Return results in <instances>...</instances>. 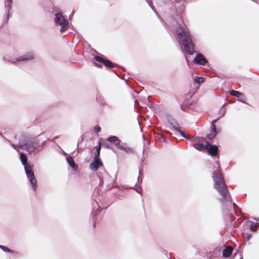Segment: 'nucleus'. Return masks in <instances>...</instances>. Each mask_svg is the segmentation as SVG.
<instances>
[{"label": "nucleus", "mask_w": 259, "mask_h": 259, "mask_svg": "<svg viewBox=\"0 0 259 259\" xmlns=\"http://www.w3.org/2000/svg\"><path fill=\"white\" fill-rule=\"evenodd\" d=\"M7 2L8 3V7H9V9H11L12 0H7Z\"/></svg>", "instance_id": "nucleus-23"}, {"label": "nucleus", "mask_w": 259, "mask_h": 259, "mask_svg": "<svg viewBox=\"0 0 259 259\" xmlns=\"http://www.w3.org/2000/svg\"><path fill=\"white\" fill-rule=\"evenodd\" d=\"M100 149L101 147H98L97 148L95 157L93 160V161L91 163L90 165V168L94 171H96L100 166L102 165V163L99 158Z\"/></svg>", "instance_id": "nucleus-5"}, {"label": "nucleus", "mask_w": 259, "mask_h": 259, "mask_svg": "<svg viewBox=\"0 0 259 259\" xmlns=\"http://www.w3.org/2000/svg\"><path fill=\"white\" fill-rule=\"evenodd\" d=\"M96 60L97 61H99V62H102V63H104V61H105V60L104 59H103L101 57H99V56L96 57Z\"/></svg>", "instance_id": "nucleus-20"}, {"label": "nucleus", "mask_w": 259, "mask_h": 259, "mask_svg": "<svg viewBox=\"0 0 259 259\" xmlns=\"http://www.w3.org/2000/svg\"><path fill=\"white\" fill-rule=\"evenodd\" d=\"M28 148L27 150L29 152H31L34 150V147L31 146V147H27Z\"/></svg>", "instance_id": "nucleus-24"}, {"label": "nucleus", "mask_w": 259, "mask_h": 259, "mask_svg": "<svg viewBox=\"0 0 259 259\" xmlns=\"http://www.w3.org/2000/svg\"><path fill=\"white\" fill-rule=\"evenodd\" d=\"M34 55L32 53H29L26 55H24L22 56L19 57L18 58V61H24V60H31L33 59Z\"/></svg>", "instance_id": "nucleus-10"}, {"label": "nucleus", "mask_w": 259, "mask_h": 259, "mask_svg": "<svg viewBox=\"0 0 259 259\" xmlns=\"http://www.w3.org/2000/svg\"><path fill=\"white\" fill-rule=\"evenodd\" d=\"M161 139L163 142H165L166 141L165 138L163 136H161Z\"/></svg>", "instance_id": "nucleus-25"}, {"label": "nucleus", "mask_w": 259, "mask_h": 259, "mask_svg": "<svg viewBox=\"0 0 259 259\" xmlns=\"http://www.w3.org/2000/svg\"><path fill=\"white\" fill-rule=\"evenodd\" d=\"M213 177L215 182V189L222 195L224 199L227 200L229 199V195L221 174L218 170H216L213 172Z\"/></svg>", "instance_id": "nucleus-1"}, {"label": "nucleus", "mask_w": 259, "mask_h": 259, "mask_svg": "<svg viewBox=\"0 0 259 259\" xmlns=\"http://www.w3.org/2000/svg\"><path fill=\"white\" fill-rule=\"evenodd\" d=\"M67 161L71 167H72V168H75L76 165H75V163H74V161H73L72 157H67Z\"/></svg>", "instance_id": "nucleus-14"}, {"label": "nucleus", "mask_w": 259, "mask_h": 259, "mask_svg": "<svg viewBox=\"0 0 259 259\" xmlns=\"http://www.w3.org/2000/svg\"><path fill=\"white\" fill-rule=\"evenodd\" d=\"M20 159L21 162L22 163L23 165L24 166V169H25L26 166H30L29 164L27 163V158L26 155L22 152L20 153Z\"/></svg>", "instance_id": "nucleus-13"}, {"label": "nucleus", "mask_w": 259, "mask_h": 259, "mask_svg": "<svg viewBox=\"0 0 259 259\" xmlns=\"http://www.w3.org/2000/svg\"><path fill=\"white\" fill-rule=\"evenodd\" d=\"M101 131V128L98 126L96 125L94 127V131L95 132L98 133L99 132Z\"/></svg>", "instance_id": "nucleus-22"}, {"label": "nucleus", "mask_w": 259, "mask_h": 259, "mask_svg": "<svg viewBox=\"0 0 259 259\" xmlns=\"http://www.w3.org/2000/svg\"><path fill=\"white\" fill-rule=\"evenodd\" d=\"M95 65H96V66H98V67H100V65H99V64H97V63H95Z\"/></svg>", "instance_id": "nucleus-28"}, {"label": "nucleus", "mask_w": 259, "mask_h": 259, "mask_svg": "<svg viewBox=\"0 0 259 259\" xmlns=\"http://www.w3.org/2000/svg\"><path fill=\"white\" fill-rule=\"evenodd\" d=\"M195 81L197 83H201L203 82V78L202 77H197L196 78Z\"/></svg>", "instance_id": "nucleus-17"}, {"label": "nucleus", "mask_w": 259, "mask_h": 259, "mask_svg": "<svg viewBox=\"0 0 259 259\" xmlns=\"http://www.w3.org/2000/svg\"><path fill=\"white\" fill-rule=\"evenodd\" d=\"M121 150H123V149H124V147H122V146H120V147H118Z\"/></svg>", "instance_id": "nucleus-27"}, {"label": "nucleus", "mask_w": 259, "mask_h": 259, "mask_svg": "<svg viewBox=\"0 0 259 259\" xmlns=\"http://www.w3.org/2000/svg\"><path fill=\"white\" fill-rule=\"evenodd\" d=\"M55 21L56 23L58 24L61 26L60 31L61 32L64 31L68 26V21L67 19L60 13L56 14Z\"/></svg>", "instance_id": "nucleus-4"}, {"label": "nucleus", "mask_w": 259, "mask_h": 259, "mask_svg": "<svg viewBox=\"0 0 259 259\" xmlns=\"http://www.w3.org/2000/svg\"><path fill=\"white\" fill-rule=\"evenodd\" d=\"M257 229V226L256 225H251L250 226V229L252 231H256Z\"/></svg>", "instance_id": "nucleus-21"}, {"label": "nucleus", "mask_w": 259, "mask_h": 259, "mask_svg": "<svg viewBox=\"0 0 259 259\" xmlns=\"http://www.w3.org/2000/svg\"><path fill=\"white\" fill-rule=\"evenodd\" d=\"M200 151L206 152L210 155H215L218 153V147H195Z\"/></svg>", "instance_id": "nucleus-6"}, {"label": "nucleus", "mask_w": 259, "mask_h": 259, "mask_svg": "<svg viewBox=\"0 0 259 259\" xmlns=\"http://www.w3.org/2000/svg\"><path fill=\"white\" fill-rule=\"evenodd\" d=\"M217 134V132L215 130V125L213 122L211 124V130L210 133L208 134L207 135V138L209 139H211L213 138Z\"/></svg>", "instance_id": "nucleus-9"}, {"label": "nucleus", "mask_w": 259, "mask_h": 259, "mask_svg": "<svg viewBox=\"0 0 259 259\" xmlns=\"http://www.w3.org/2000/svg\"><path fill=\"white\" fill-rule=\"evenodd\" d=\"M243 236L245 240H248L250 238L251 235L248 233H245L244 234Z\"/></svg>", "instance_id": "nucleus-19"}, {"label": "nucleus", "mask_w": 259, "mask_h": 259, "mask_svg": "<svg viewBox=\"0 0 259 259\" xmlns=\"http://www.w3.org/2000/svg\"><path fill=\"white\" fill-rule=\"evenodd\" d=\"M230 94L238 98L243 96V94L241 92L234 90L230 92Z\"/></svg>", "instance_id": "nucleus-15"}, {"label": "nucleus", "mask_w": 259, "mask_h": 259, "mask_svg": "<svg viewBox=\"0 0 259 259\" xmlns=\"http://www.w3.org/2000/svg\"><path fill=\"white\" fill-rule=\"evenodd\" d=\"M72 153V152H68V153H65V155L67 154H71Z\"/></svg>", "instance_id": "nucleus-26"}, {"label": "nucleus", "mask_w": 259, "mask_h": 259, "mask_svg": "<svg viewBox=\"0 0 259 259\" xmlns=\"http://www.w3.org/2000/svg\"><path fill=\"white\" fill-rule=\"evenodd\" d=\"M195 143L194 146H211L202 138H197L194 139Z\"/></svg>", "instance_id": "nucleus-8"}, {"label": "nucleus", "mask_w": 259, "mask_h": 259, "mask_svg": "<svg viewBox=\"0 0 259 259\" xmlns=\"http://www.w3.org/2000/svg\"><path fill=\"white\" fill-rule=\"evenodd\" d=\"M232 251L233 248L231 246H228L223 250V255L226 257H229L231 255Z\"/></svg>", "instance_id": "nucleus-11"}, {"label": "nucleus", "mask_w": 259, "mask_h": 259, "mask_svg": "<svg viewBox=\"0 0 259 259\" xmlns=\"http://www.w3.org/2000/svg\"><path fill=\"white\" fill-rule=\"evenodd\" d=\"M25 171L27 178L31 183L32 186L34 190L37 188V180L34 176L33 171L32 170L31 166H26Z\"/></svg>", "instance_id": "nucleus-3"}, {"label": "nucleus", "mask_w": 259, "mask_h": 259, "mask_svg": "<svg viewBox=\"0 0 259 259\" xmlns=\"http://www.w3.org/2000/svg\"><path fill=\"white\" fill-rule=\"evenodd\" d=\"M177 33L178 36L181 38L183 42L185 51L189 54L192 55L194 52L193 45L189 35V32L186 30L178 29Z\"/></svg>", "instance_id": "nucleus-2"}, {"label": "nucleus", "mask_w": 259, "mask_h": 259, "mask_svg": "<svg viewBox=\"0 0 259 259\" xmlns=\"http://www.w3.org/2000/svg\"><path fill=\"white\" fill-rule=\"evenodd\" d=\"M107 140L111 143V144L118 145L120 144V141L115 136H112L108 138Z\"/></svg>", "instance_id": "nucleus-12"}, {"label": "nucleus", "mask_w": 259, "mask_h": 259, "mask_svg": "<svg viewBox=\"0 0 259 259\" xmlns=\"http://www.w3.org/2000/svg\"><path fill=\"white\" fill-rule=\"evenodd\" d=\"M105 66H108V67H113V63L110 62V61L109 60H105V61H104V63H103Z\"/></svg>", "instance_id": "nucleus-16"}, {"label": "nucleus", "mask_w": 259, "mask_h": 259, "mask_svg": "<svg viewBox=\"0 0 259 259\" xmlns=\"http://www.w3.org/2000/svg\"><path fill=\"white\" fill-rule=\"evenodd\" d=\"M193 62L201 65H204L206 63L207 61L202 54H198L196 57L195 58Z\"/></svg>", "instance_id": "nucleus-7"}, {"label": "nucleus", "mask_w": 259, "mask_h": 259, "mask_svg": "<svg viewBox=\"0 0 259 259\" xmlns=\"http://www.w3.org/2000/svg\"><path fill=\"white\" fill-rule=\"evenodd\" d=\"M0 248L2 249L4 251L9 252H11V250L6 246L0 245Z\"/></svg>", "instance_id": "nucleus-18"}]
</instances>
